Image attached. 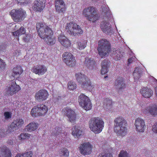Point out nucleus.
Returning a JSON list of instances; mask_svg holds the SVG:
<instances>
[{"label":"nucleus","instance_id":"obj_1","mask_svg":"<svg viewBox=\"0 0 157 157\" xmlns=\"http://www.w3.org/2000/svg\"><path fill=\"white\" fill-rule=\"evenodd\" d=\"M36 27L39 35L48 44L52 45L55 44V37L53 35V32L51 28L42 23H37Z\"/></svg>","mask_w":157,"mask_h":157},{"label":"nucleus","instance_id":"obj_2","mask_svg":"<svg viewBox=\"0 0 157 157\" xmlns=\"http://www.w3.org/2000/svg\"><path fill=\"white\" fill-rule=\"evenodd\" d=\"M103 10L105 13L104 17V21L101 23V29L104 32L109 34L113 32V30L109 23V21L112 20V16L107 6H105Z\"/></svg>","mask_w":157,"mask_h":157},{"label":"nucleus","instance_id":"obj_3","mask_svg":"<svg viewBox=\"0 0 157 157\" xmlns=\"http://www.w3.org/2000/svg\"><path fill=\"white\" fill-rule=\"evenodd\" d=\"M114 122L115 126L114 129L115 132L119 136H124L127 132L126 121L122 117H119L115 119Z\"/></svg>","mask_w":157,"mask_h":157},{"label":"nucleus","instance_id":"obj_4","mask_svg":"<svg viewBox=\"0 0 157 157\" xmlns=\"http://www.w3.org/2000/svg\"><path fill=\"white\" fill-rule=\"evenodd\" d=\"M104 123L102 120L99 117L91 119L89 122L90 129L95 134H98L102 131Z\"/></svg>","mask_w":157,"mask_h":157},{"label":"nucleus","instance_id":"obj_5","mask_svg":"<svg viewBox=\"0 0 157 157\" xmlns=\"http://www.w3.org/2000/svg\"><path fill=\"white\" fill-rule=\"evenodd\" d=\"M98 53L101 58L107 56L111 51L110 44L106 39H101L98 42Z\"/></svg>","mask_w":157,"mask_h":157},{"label":"nucleus","instance_id":"obj_6","mask_svg":"<svg viewBox=\"0 0 157 157\" xmlns=\"http://www.w3.org/2000/svg\"><path fill=\"white\" fill-rule=\"evenodd\" d=\"M75 77L77 81L81 84L82 87L84 89L90 91L94 88V85L84 74L80 72L77 73L75 74Z\"/></svg>","mask_w":157,"mask_h":157},{"label":"nucleus","instance_id":"obj_7","mask_svg":"<svg viewBox=\"0 0 157 157\" xmlns=\"http://www.w3.org/2000/svg\"><path fill=\"white\" fill-rule=\"evenodd\" d=\"M83 14L87 20L92 22H95L99 18L96 9L93 6L85 8L83 11Z\"/></svg>","mask_w":157,"mask_h":157},{"label":"nucleus","instance_id":"obj_8","mask_svg":"<svg viewBox=\"0 0 157 157\" xmlns=\"http://www.w3.org/2000/svg\"><path fill=\"white\" fill-rule=\"evenodd\" d=\"M48 110V107L45 105L41 104L32 108L30 114L33 117L44 116Z\"/></svg>","mask_w":157,"mask_h":157},{"label":"nucleus","instance_id":"obj_9","mask_svg":"<svg viewBox=\"0 0 157 157\" xmlns=\"http://www.w3.org/2000/svg\"><path fill=\"white\" fill-rule=\"evenodd\" d=\"M10 15L13 19L15 22L22 21L26 16V12L21 8L18 10H12L10 12Z\"/></svg>","mask_w":157,"mask_h":157},{"label":"nucleus","instance_id":"obj_10","mask_svg":"<svg viewBox=\"0 0 157 157\" xmlns=\"http://www.w3.org/2000/svg\"><path fill=\"white\" fill-rule=\"evenodd\" d=\"M66 29L69 34L74 36L78 34H81L83 33V31L80 27L76 24L72 22L67 24Z\"/></svg>","mask_w":157,"mask_h":157},{"label":"nucleus","instance_id":"obj_11","mask_svg":"<svg viewBox=\"0 0 157 157\" xmlns=\"http://www.w3.org/2000/svg\"><path fill=\"white\" fill-rule=\"evenodd\" d=\"M78 101L80 105L85 110H88L91 109L92 106L90 99L84 94H81L79 96Z\"/></svg>","mask_w":157,"mask_h":157},{"label":"nucleus","instance_id":"obj_12","mask_svg":"<svg viewBox=\"0 0 157 157\" xmlns=\"http://www.w3.org/2000/svg\"><path fill=\"white\" fill-rule=\"evenodd\" d=\"M92 147L89 142L82 144L79 147L80 152L84 155H90L91 152Z\"/></svg>","mask_w":157,"mask_h":157},{"label":"nucleus","instance_id":"obj_13","mask_svg":"<svg viewBox=\"0 0 157 157\" xmlns=\"http://www.w3.org/2000/svg\"><path fill=\"white\" fill-rule=\"evenodd\" d=\"M63 60L66 64L69 66H74L75 64V58L70 52H65L63 55Z\"/></svg>","mask_w":157,"mask_h":157},{"label":"nucleus","instance_id":"obj_14","mask_svg":"<svg viewBox=\"0 0 157 157\" xmlns=\"http://www.w3.org/2000/svg\"><path fill=\"white\" fill-rule=\"evenodd\" d=\"M142 112L145 114H149L154 117L157 116V105H152L142 109Z\"/></svg>","mask_w":157,"mask_h":157},{"label":"nucleus","instance_id":"obj_15","mask_svg":"<svg viewBox=\"0 0 157 157\" xmlns=\"http://www.w3.org/2000/svg\"><path fill=\"white\" fill-rule=\"evenodd\" d=\"M136 131L139 132H144L146 126L144 121L142 118H139L136 119L134 124Z\"/></svg>","mask_w":157,"mask_h":157},{"label":"nucleus","instance_id":"obj_16","mask_svg":"<svg viewBox=\"0 0 157 157\" xmlns=\"http://www.w3.org/2000/svg\"><path fill=\"white\" fill-rule=\"evenodd\" d=\"M48 96V92L46 90H41L36 93L35 98L36 100L41 102L46 100Z\"/></svg>","mask_w":157,"mask_h":157},{"label":"nucleus","instance_id":"obj_17","mask_svg":"<svg viewBox=\"0 0 157 157\" xmlns=\"http://www.w3.org/2000/svg\"><path fill=\"white\" fill-rule=\"evenodd\" d=\"M45 0H36L33 3V9L35 11L41 12L45 6Z\"/></svg>","mask_w":157,"mask_h":157},{"label":"nucleus","instance_id":"obj_18","mask_svg":"<svg viewBox=\"0 0 157 157\" xmlns=\"http://www.w3.org/2000/svg\"><path fill=\"white\" fill-rule=\"evenodd\" d=\"M63 112L67 115L71 122L73 123L75 121L76 116L74 111L69 108H67L63 109Z\"/></svg>","mask_w":157,"mask_h":157},{"label":"nucleus","instance_id":"obj_19","mask_svg":"<svg viewBox=\"0 0 157 157\" xmlns=\"http://www.w3.org/2000/svg\"><path fill=\"white\" fill-rule=\"evenodd\" d=\"M109 53L115 60L116 61L120 60L123 57L124 55V53L123 52L120 51L118 50H116L114 48L111 49V51Z\"/></svg>","mask_w":157,"mask_h":157},{"label":"nucleus","instance_id":"obj_20","mask_svg":"<svg viewBox=\"0 0 157 157\" xmlns=\"http://www.w3.org/2000/svg\"><path fill=\"white\" fill-rule=\"evenodd\" d=\"M23 71V70L21 67L20 66H16L13 69V72L11 76H10V79L15 80L18 78Z\"/></svg>","mask_w":157,"mask_h":157},{"label":"nucleus","instance_id":"obj_21","mask_svg":"<svg viewBox=\"0 0 157 157\" xmlns=\"http://www.w3.org/2000/svg\"><path fill=\"white\" fill-rule=\"evenodd\" d=\"M47 71L46 67L44 65H39L34 67L32 69V71L36 74L42 75Z\"/></svg>","mask_w":157,"mask_h":157},{"label":"nucleus","instance_id":"obj_22","mask_svg":"<svg viewBox=\"0 0 157 157\" xmlns=\"http://www.w3.org/2000/svg\"><path fill=\"white\" fill-rule=\"evenodd\" d=\"M114 86L119 92L124 89L126 86L123 78L122 77L118 78L115 82Z\"/></svg>","mask_w":157,"mask_h":157},{"label":"nucleus","instance_id":"obj_23","mask_svg":"<svg viewBox=\"0 0 157 157\" xmlns=\"http://www.w3.org/2000/svg\"><path fill=\"white\" fill-rule=\"evenodd\" d=\"M55 6L56 11L59 13L63 12L65 11L66 8L65 5L63 1L56 0Z\"/></svg>","mask_w":157,"mask_h":157},{"label":"nucleus","instance_id":"obj_24","mask_svg":"<svg viewBox=\"0 0 157 157\" xmlns=\"http://www.w3.org/2000/svg\"><path fill=\"white\" fill-rule=\"evenodd\" d=\"M58 40L60 44L64 47H67L70 45V40L64 35L61 33L58 36Z\"/></svg>","mask_w":157,"mask_h":157},{"label":"nucleus","instance_id":"obj_25","mask_svg":"<svg viewBox=\"0 0 157 157\" xmlns=\"http://www.w3.org/2000/svg\"><path fill=\"white\" fill-rule=\"evenodd\" d=\"M10 81V95H13L18 92L20 90L21 87L17 85L13 79Z\"/></svg>","mask_w":157,"mask_h":157},{"label":"nucleus","instance_id":"obj_26","mask_svg":"<svg viewBox=\"0 0 157 157\" xmlns=\"http://www.w3.org/2000/svg\"><path fill=\"white\" fill-rule=\"evenodd\" d=\"M141 95L144 97L146 98H149L153 95L152 90L149 88L143 87L142 88L140 91Z\"/></svg>","mask_w":157,"mask_h":157},{"label":"nucleus","instance_id":"obj_27","mask_svg":"<svg viewBox=\"0 0 157 157\" xmlns=\"http://www.w3.org/2000/svg\"><path fill=\"white\" fill-rule=\"evenodd\" d=\"M39 124L38 123L34 121L30 123L25 128L26 131L31 132L36 130L38 128Z\"/></svg>","mask_w":157,"mask_h":157},{"label":"nucleus","instance_id":"obj_28","mask_svg":"<svg viewBox=\"0 0 157 157\" xmlns=\"http://www.w3.org/2000/svg\"><path fill=\"white\" fill-rule=\"evenodd\" d=\"M72 134L75 138H78L82 135V130L81 128L78 126L73 127L72 129Z\"/></svg>","mask_w":157,"mask_h":157},{"label":"nucleus","instance_id":"obj_29","mask_svg":"<svg viewBox=\"0 0 157 157\" xmlns=\"http://www.w3.org/2000/svg\"><path fill=\"white\" fill-rule=\"evenodd\" d=\"M95 63V62L93 58L88 57L85 59L84 65L88 68L92 69L93 68Z\"/></svg>","mask_w":157,"mask_h":157},{"label":"nucleus","instance_id":"obj_30","mask_svg":"<svg viewBox=\"0 0 157 157\" xmlns=\"http://www.w3.org/2000/svg\"><path fill=\"white\" fill-rule=\"evenodd\" d=\"M11 106L16 107V108L19 109L22 112H24L26 108L24 103L17 101H14L11 104Z\"/></svg>","mask_w":157,"mask_h":157},{"label":"nucleus","instance_id":"obj_31","mask_svg":"<svg viewBox=\"0 0 157 157\" xmlns=\"http://www.w3.org/2000/svg\"><path fill=\"white\" fill-rule=\"evenodd\" d=\"M24 120L22 119H17L14 121L12 123L10 127L19 128L21 127L24 124Z\"/></svg>","mask_w":157,"mask_h":157},{"label":"nucleus","instance_id":"obj_32","mask_svg":"<svg viewBox=\"0 0 157 157\" xmlns=\"http://www.w3.org/2000/svg\"><path fill=\"white\" fill-rule=\"evenodd\" d=\"M142 75L141 69L139 67H136L134 70L133 75L135 82H136Z\"/></svg>","mask_w":157,"mask_h":157},{"label":"nucleus","instance_id":"obj_33","mask_svg":"<svg viewBox=\"0 0 157 157\" xmlns=\"http://www.w3.org/2000/svg\"><path fill=\"white\" fill-rule=\"evenodd\" d=\"M25 32V29L23 27H21L17 31L13 33V35L15 36L17 39H18V36H20L24 34Z\"/></svg>","mask_w":157,"mask_h":157},{"label":"nucleus","instance_id":"obj_34","mask_svg":"<svg viewBox=\"0 0 157 157\" xmlns=\"http://www.w3.org/2000/svg\"><path fill=\"white\" fill-rule=\"evenodd\" d=\"M59 155L61 157H68L69 155V151L65 148H62L59 150Z\"/></svg>","mask_w":157,"mask_h":157},{"label":"nucleus","instance_id":"obj_35","mask_svg":"<svg viewBox=\"0 0 157 157\" xmlns=\"http://www.w3.org/2000/svg\"><path fill=\"white\" fill-rule=\"evenodd\" d=\"M1 150L2 154L3 157H9L10 155L9 150L6 146H4Z\"/></svg>","mask_w":157,"mask_h":157},{"label":"nucleus","instance_id":"obj_36","mask_svg":"<svg viewBox=\"0 0 157 157\" xmlns=\"http://www.w3.org/2000/svg\"><path fill=\"white\" fill-rule=\"evenodd\" d=\"M31 136V135L27 133H21L18 136V139L19 140H22L26 139H29Z\"/></svg>","mask_w":157,"mask_h":157},{"label":"nucleus","instance_id":"obj_37","mask_svg":"<svg viewBox=\"0 0 157 157\" xmlns=\"http://www.w3.org/2000/svg\"><path fill=\"white\" fill-rule=\"evenodd\" d=\"M33 155V152L31 151H29L22 153L18 154L15 157H32Z\"/></svg>","mask_w":157,"mask_h":157},{"label":"nucleus","instance_id":"obj_38","mask_svg":"<svg viewBox=\"0 0 157 157\" xmlns=\"http://www.w3.org/2000/svg\"><path fill=\"white\" fill-rule=\"evenodd\" d=\"M86 42L85 40H82L78 42L77 43V48L79 50L84 49L86 47Z\"/></svg>","mask_w":157,"mask_h":157},{"label":"nucleus","instance_id":"obj_39","mask_svg":"<svg viewBox=\"0 0 157 157\" xmlns=\"http://www.w3.org/2000/svg\"><path fill=\"white\" fill-rule=\"evenodd\" d=\"M104 107L109 109L111 108L112 101L111 100L108 99H105L104 100Z\"/></svg>","mask_w":157,"mask_h":157},{"label":"nucleus","instance_id":"obj_40","mask_svg":"<svg viewBox=\"0 0 157 157\" xmlns=\"http://www.w3.org/2000/svg\"><path fill=\"white\" fill-rule=\"evenodd\" d=\"M67 87L69 90H73L76 88V85L75 82L72 81H70L68 83Z\"/></svg>","mask_w":157,"mask_h":157},{"label":"nucleus","instance_id":"obj_41","mask_svg":"<svg viewBox=\"0 0 157 157\" xmlns=\"http://www.w3.org/2000/svg\"><path fill=\"white\" fill-rule=\"evenodd\" d=\"M56 136H59V137L61 136L62 137L61 139H63L67 136L68 133L67 132H64L63 131H60L56 133Z\"/></svg>","mask_w":157,"mask_h":157},{"label":"nucleus","instance_id":"obj_42","mask_svg":"<svg viewBox=\"0 0 157 157\" xmlns=\"http://www.w3.org/2000/svg\"><path fill=\"white\" fill-rule=\"evenodd\" d=\"M98 157H113V156L110 153L105 152L99 154Z\"/></svg>","mask_w":157,"mask_h":157},{"label":"nucleus","instance_id":"obj_43","mask_svg":"<svg viewBox=\"0 0 157 157\" xmlns=\"http://www.w3.org/2000/svg\"><path fill=\"white\" fill-rule=\"evenodd\" d=\"M118 157H129L127 153L125 151H121Z\"/></svg>","mask_w":157,"mask_h":157},{"label":"nucleus","instance_id":"obj_44","mask_svg":"<svg viewBox=\"0 0 157 157\" xmlns=\"http://www.w3.org/2000/svg\"><path fill=\"white\" fill-rule=\"evenodd\" d=\"M15 2L21 5H25L28 3L26 0H16Z\"/></svg>","mask_w":157,"mask_h":157},{"label":"nucleus","instance_id":"obj_45","mask_svg":"<svg viewBox=\"0 0 157 157\" xmlns=\"http://www.w3.org/2000/svg\"><path fill=\"white\" fill-rule=\"evenodd\" d=\"M101 73L102 74H104L106 73L107 71V67H106L105 66H104V64H102V67H101Z\"/></svg>","mask_w":157,"mask_h":157},{"label":"nucleus","instance_id":"obj_46","mask_svg":"<svg viewBox=\"0 0 157 157\" xmlns=\"http://www.w3.org/2000/svg\"><path fill=\"white\" fill-rule=\"evenodd\" d=\"M151 130L154 132L157 133V121L152 126Z\"/></svg>","mask_w":157,"mask_h":157},{"label":"nucleus","instance_id":"obj_47","mask_svg":"<svg viewBox=\"0 0 157 157\" xmlns=\"http://www.w3.org/2000/svg\"><path fill=\"white\" fill-rule=\"evenodd\" d=\"M109 63L110 62L108 59H105L101 63V67H102V64H104V66L107 67L108 65L109 64Z\"/></svg>","mask_w":157,"mask_h":157},{"label":"nucleus","instance_id":"obj_48","mask_svg":"<svg viewBox=\"0 0 157 157\" xmlns=\"http://www.w3.org/2000/svg\"><path fill=\"white\" fill-rule=\"evenodd\" d=\"M136 59L135 56H133L131 58H129L128 59V64H130L132 63L133 61H136Z\"/></svg>","mask_w":157,"mask_h":157},{"label":"nucleus","instance_id":"obj_49","mask_svg":"<svg viewBox=\"0 0 157 157\" xmlns=\"http://www.w3.org/2000/svg\"><path fill=\"white\" fill-rule=\"evenodd\" d=\"M32 36L30 34H27L26 35L25 37H24L23 40L25 41H27L30 40Z\"/></svg>","mask_w":157,"mask_h":157},{"label":"nucleus","instance_id":"obj_50","mask_svg":"<svg viewBox=\"0 0 157 157\" xmlns=\"http://www.w3.org/2000/svg\"><path fill=\"white\" fill-rule=\"evenodd\" d=\"M5 65V63L3 60L0 59V71L4 67Z\"/></svg>","mask_w":157,"mask_h":157},{"label":"nucleus","instance_id":"obj_51","mask_svg":"<svg viewBox=\"0 0 157 157\" xmlns=\"http://www.w3.org/2000/svg\"><path fill=\"white\" fill-rule=\"evenodd\" d=\"M4 116H5V118L6 119H8L10 117V113L9 112H5L4 113Z\"/></svg>","mask_w":157,"mask_h":157},{"label":"nucleus","instance_id":"obj_52","mask_svg":"<svg viewBox=\"0 0 157 157\" xmlns=\"http://www.w3.org/2000/svg\"><path fill=\"white\" fill-rule=\"evenodd\" d=\"M155 93L156 96L157 97V87H156L155 89Z\"/></svg>","mask_w":157,"mask_h":157},{"label":"nucleus","instance_id":"obj_53","mask_svg":"<svg viewBox=\"0 0 157 157\" xmlns=\"http://www.w3.org/2000/svg\"><path fill=\"white\" fill-rule=\"evenodd\" d=\"M106 76H105V78H106Z\"/></svg>","mask_w":157,"mask_h":157},{"label":"nucleus","instance_id":"obj_54","mask_svg":"<svg viewBox=\"0 0 157 157\" xmlns=\"http://www.w3.org/2000/svg\"><path fill=\"white\" fill-rule=\"evenodd\" d=\"M116 29H117V28L116 26Z\"/></svg>","mask_w":157,"mask_h":157}]
</instances>
